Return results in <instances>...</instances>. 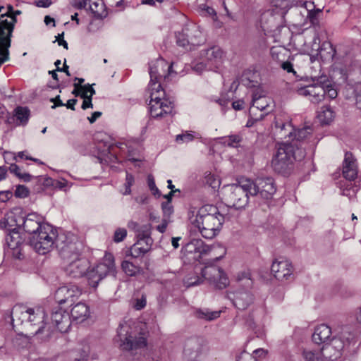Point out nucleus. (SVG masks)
<instances>
[{"label":"nucleus","instance_id":"13d9d810","mask_svg":"<svg viewBox=\"0 0 361 361\" xmlns=\"http://www.w3.org/2000/svg\"><path fill=\"white\" fill-rule=\"evenodd\" d=\"M29 195L28 189L24 186L19 185L17 186L16 190L15 191V195L17 197L24 198L27 197Z\"/></svg>","mask_w":361,"mask_h":361},{"label":"nucleus","instance_id":"f704fd0d","mask_svg":"<svg viewBox=\"0 0 361 361\" xmlns=\"http://www.w3.org/2000/svg\"><path fill=\"white\" fill-rule=\"evenodd\" d=\"M90 3V9L97 18L102 19L107 15L106 11L104 10V5L100 0L92 1L88 0Z\"/></svg>","mask_w":361,"mask_h":361},{"label":"nucleus","instance_id":"680f3d73","mask_svg":"<svg viewBox=\"0 0 361 361\" xmlns=\"http://www.w3.org/2000/svg\"><path fill=\"white\" fill-rule=\"evenodd\" d=\"M80 97L83 98V102L82 104V109H86L87 108H92L93 105L92 103V96L85 95V92H82Z\"/></svg>","mask_w":361,"mask_h":361},{"label":"nucleus","instance_id":"9d476101","mask_svg":"<svg viewBox=\"0 0 361 361\" xmlns=\"http://www.w3.org/2000/svg\"><path fill=\"white\" fill-rule=\"evenodd\" d=\"M110 274H115L114 260L111 255H106L103 262L98 263L86 272L88 283L94 288H96L99 283Z\"/></svg>","mask_w":361,"mask_h":361},{"label":"nucleus","instance_id":"b1692460","mask_svg":"<svg viewBox=\"0 0 361 361\" xmlns=\"http://www.w3.org/2000/svg\"><path fill=\"white\" fill-rule=\"evenodd\" d=\"M241 83L247 87H255L260 84V74L255 66L245 69L240 78Z\"/></svg>","mask_w":361,"mask_h":361},{"label":"nucleus","instance_id":"603ef678","mask_svg":"<svg viewBox=\"0 0 361 361\" xmlns=\"http://www.w3.org/2000/svg\"><path fill=\"white\" fill-rule=\"evenodd\" d=\"M137 241H141V244L152 245V239L150 238L149 234L145 232H140L137 231Z\"/></svg>","mask_w":361,"mask_h":361},{"label":"nucleus","instance_id":"6e6d98bb","mask_svg":"<svg viewBox=\"0 0 361 361\" xmlns=\"http://www.w3.org/2000/svg\"><path fill=\"white\" fill-rule=\"evenodd\" d=\"M15 344L22 348H27L30 344V339L27 336L20 335L16 338Z\"/></svg>","mask_w":361,"mask_h":361},{"label":"nucleus","instance_id":"f3484780","mask_svg":"<svg viewBox=\"0 0 361 361\" xmlns=\"http://www.w3.org/2000/svg\"><path fill=\"white\" fill-rule=\"evenodd\" d=\"M51 324L60 331L66 332L71 326L69 313L57 306L53 308L51 314Z\"/></svg>","mask_w":361,"mask_h":361},{"label":"nucleus","instance_id":"4c0bfd02","mask_svg":"<svg viewBox=\"0 0 361 361\" xmlns=\"http://www.w3.org/2000/svg\"><path fill=\"white\" fill-rule=\"evenodd\" d=\"M147 305V296L144 293H135L132 300L131 305L136 310H141Z\"/></svg>","mask_w":361,"mask_h":361},{"label":"nucleus","instance_id":"c9c22d12","mask_svg":"<svg viewBox=\"0 0 361 361\" xmlns=\"http://www.w3.org/2000/svg\"><path fill=\"white\" fill-rule=\"evenodd\" d=\"M6 241L9 248H14L22 245V238L18 229L11 230L6 237Z\"/></svg>","mask_w":361,"mask_h":361},{"label":"nucleus","instance_id":"cd10ccee","mask_svg":"<svg viewBox=\"0 0 361 361\" xmlns=\"http://www.w3.org/2000/svg\"><path fill=\"white\" fill-rule=\"evenodd\" d=\"M275 128L276 133L280 138L288 137L292 140L293 136L294 127L290 121L283 122L276 118Z\"/></svg>","mask_w":361,"mask_h":361},{"label":"nucleus","instance_id":"58836bf2","mask_svg":"<svg viewBox=\"0 0 361 361\" xmlns=\"http://www.w3.org/2000/svg\"><path fill=\"white\" fill-rule=\"evenodd\" d=\"M192 243L195 248V254H197V257H194V259H199L201 258L202 255L207 254L210 251V247L201 239H192Z\"/></svg>","mask_w":361,"mask_h":361},{"label":"nucleus","instance_id":"393cba45","mask_svg":"<svg viewBox=\"0 0 361 361\" xmlns=\"http://www.w3.org/2000/svg\"><path fill=\"white\" fill-rule=\"evenodd\" d=\"M331 336V328L329 326L322 324L315 328L312 334V341L317 344L324 343V346L322 348L324 350L325 346L328 344L329 341H330Z\"/></svg>","mask_w":361,"mask_h":361},{"label":"nucleus","instance_id":"0e129e2a","mask_svg":"<svg viewBox=\"0 0 361 361\" xmlns=\"http://www.w3.org/2000/svg\"><path fill=\"white\" fill-rule=\"evenodd\" d=\"M252 355L245 351L242 352L236 358V361H254Z\"/></svg>","mask_w":361,"mask_h":361},{"label":"nucleus","instance_id":"79ce46f5","mask_svg":"<svg viewBox=\"0 0 361 361\" xmlns=\"http://www.w3.org/2000/svg\"><path fill=\"white\" fill-rule=\"evenodd\" d=\"M123 271L130 276H135L140 272V267L135 265L132 262L124 260L121 264Z\"/></svg>","mask_w":361,"mask_h":361},{"label":"nucleus","instance_id":"c03bdc74","mask_svg":"<svg viewBox=\"0 0 361 361\" xmlns=\"http://www.w3.org/2000/svg\"><path fill=\"white\" fill-rule=\"evenodd\" d=\"M322 14V9L321 8H317V10L308 13L307 17L314 28L317 27L320 28L319 17Z\"/></svg>","mask_w":361,"mask_h":361},{"label":"nucleus","instance_id":"774afa93","mask_svg":"<svg viewBox=\"0 0 361 361\" xmlns=\"http://www.w3.org/2000/svg\"><path fill=\"white\" fill-rule=\"evenodd\" d=\"M170 222L171 219L163 218L161 224L157 226V230L160 233H164Z\"/></svg>","mask_w":361,"mask_h":361},{"label":"nucleus","instance_id":"c85d7f7f","mask_svg":"<svg viewBox=\"0 0 361 361\" xmlns=\"http://www.w3.org/2000/svg\"><path fill=\"white\" fill-rule=\"evenodd\" d=\"M89 314L90 311L87 305L83 302H78L71 309V319L82 322L89 316Z\"/></svg>","mask_w":361,"mask_h":361},{"label":"nucleus","instance_id":"8fccbe9b","mask_svg":"<svg viewBox=\"0 0 361 361\" xmlns=\"http://www.w3.org/2000/svg\"><path fill=\"white\" fill-rule=\"evenodd\" d=\"M134 183V177L131 173H126V182L124 183L125 191L123 192L124 195H130L131 193V186Z\"/></svg>","mask_w":361,"mask_h":361},{"label":"nucleus","instance_id":"ddd939ff","mask_svg":"<svg viewBox=\"0 0 361 361\" xmlns=\"http://www.w3.org/2000/svg\"><path fill=\"white\" fill-rule=\"evenodd\" d=\"M81 295V290L75 285L68 284L59 288L55 293L54 298L59 305L73 303Z\"/></svg>","mask_w":361,"mask_h":361},{"label":"nucleus","instance_id":"dca6fc26","mask_svg":"<svg viewBox=\"0 0 361 361\" xmlns=\"http://www.w3.org/2000/svg\"><path fill=\"white\" fill-rule=\"evenodd\" d=\"M271 99L267 97L260 99H252V106L249 110V114L255 120H262L271 111L269 104Z\"/></svg>","mask_w":361,"mask_h":361},{"label":"nucleus","instance_id":"e433bc0d","mask_svg":"<svg viewBox=\"0 0 361 361\" xmlns=\"http://www.w3.org/2000/svg\"><path fill=\"white\" fill-rule=\"evenodd\" d=\"M219 143L230 147H238L243 138L240 134H232L219 138Z\"/></svg>","mask_w":361,"mask_h":361},{"label":"nucleus","instance_id":"e2e57ef3","mask_svg":"<svg viewBox=\"0 0 361 361\" xmlns=\"http://www.w3.org/2000/svg\"><path fill=\"white\" fill-rule=\"evenodd\" d=\"M205 61L196 63L192 66V70L198 74H201L204 70L207 69L208 63H204Z\"/></svg>","mask_w":361,"mask_h":361},{"label":"nucleus","instance_id":"412c9836","mask_svg":"<svg viewBox=\"0 0 361 361\" xmlns=\"http://www.w3.org/2000/svg\"><path fill=\"white\" fill-rule=\"evenodd\" d=\"M182 30L183 35L187 37L191 47L200 45L205 41L200 26L195 23L186 25Z\"/></svg>","mask_w":361,"mask_h":361},{"label":"nucleus","instance_id":"49530a36","mask_svg":"<svg viewBox=\"0 0 361 361\" xmlns=\"http://www.w3.org/2000/svg\"><path fill=\"white\" fill-rule=\"evenodd\" d=\"M184 283L187 287H191L199 285L202 283L201 276L198 275L197 272L193 276L188 275L184 280Z\"/></svg>","mask_w":361,"mask_h":361},{"label":"nucleus","instance_id":"2f4dec72","mask_svg":"<svg viewBox=\"0 0 361 361\" xmlns=\"http://www.w3.org/2000/svg\"><path fill=\"white\" fill-rule=\"evenodd\" d=\"M221 312V311H212L204 308L196 310L194 314L199 319L210 322L219 318Z\"/></svg>","mask_w":361,"mask_h":361},{"label":"nucleus","instance_id":"864d4df0","mask_svg":"<svg viewBox=\"0 0 361 361\" xmlns=\"http://www.w3.org/2000/svg\"><path fill=\"white\" fill-rule=\"evenodd\" d=\"M126 229L123 228H118L114 232V240L116 243H120L126 238Z\"/></svg>","mask_w":361,"mask_h":361},{"label":"nucleus","instance_id":"4468645a","mask_svg":"<svg viewBox=\"0 0 361 361\" xmlns=\"http://www.w3.org/2000/svg\"><path fill=\"white\" fill-rule=\"evenodd\" d=\"M123 327L122 326L120 331L118 333V336L120 337L121 341V346L123 350L128 351L137 350L144 348L147 345L146 338L143 336H136L133 335L131 333L128 334V331L126 334L121 333V330Z\"/></svg>","mask_w":361,"mask_h":361},{"label":"nucleus","instance_id":"052dcab7","mask_svg":"<svg viewBox=\"0 0 361 361\" xmlns=\"http://www.w3.org/2000/svg\"><path fill=\"white\" fill-rule=\"evenodd\" d=\"M200 8L201 9V11L204 14L205 16H209L212 17H215L216 16V13L215 10L207 6L206 4H202L200 6Z\"/></svg>","mask_w":361,"mask_h":361},{"label":"nucleus","instance_id":"09e8293b","mask_svg":"<svg viewBox=\"0 0 361 361\" xmlns=\"http://www.w3.org/2000/svg\"><path fill=\"white\" fill-rule=\"evenodd\" d=\"M161 209L163 212V218L171 219V216L174 212L171 202L170 201L162 202Z\"/></svg>","mask_w":361,"mask_h":361},{"label":"nucleus","instance_id":"a19ab883","mask_svg":"<svg viewBox=\"0 0 361 361\" xmlns=\"http://www.w3.org/2000/svg\"><path fill=\"white\" fill-rule=\"evenodd\" d=\"M360 186L357 185L355 183H352L351 181L344 183L341 186V195L348 197L349 199H351L352 197H355L357 192L359 190Z\"/></svg>","mask_w":361,"mask_h":361},{"label":"nucleus","instance_id":"1a4fd4ad","mask_svg":"<svg viewBox=\"0 0 361 361\" xmlns=\"http://www.w3.org/2000/svg\"><path fill=\"white\" fill-rule=\"evenodd\" d=\"M250 183L253 197L259 200V204L266 203L271 200L276 191L272 177H258L255 180L250 179Z\"/></svg>","mask_w":361,"mask_h":361},{"label":"nucleus","instance_id":"69168bd1","mask_svg":"<svg viewBox=\"0 0 361 361\" xmlns=\"http://www.w3.org/2000/svg\"><path fill=\"white\" fill-rule=\"evenodd\" d=\"M148 186L154 195H156L159 192V189L157 188L155 185L154 178L152 176H148Z\"/></svg>","mask_w":361,"mask_h":361},{"label":"nucleus","instance_id":"a211bd4d","mask_svg":"<svg viewBox=\"0 0 361 361\" xmlns=\"http://www.w3.org/2000/svg\"><path fill=\"white\" fill-rule=\"evenodd\" d=\"M271 271L276 279L283 281L290 279L293 269L288 260L281 259L273 262Z\"/></svg>","mask_w":361,"mask_h":361},{"label":"nucleus","instance_id":"2eb2a0df","mask_svg":"<svg viewBox=\"0 0 361 361\" xmlns=\"http://www.w3.org/2000/svg\"><path fill=\"white\" fill-rule=\"evenodd\" d=\"M66 274L72 278H79L86 274L89 267V262L87 259L79 257L78 259H72L66 261Z\"/></svg>","mask_w":361,"mask_h":361},{"label":"nucleus","instance_id":"39448f33","mask_svg":"<svg viewBox=\"0 0 361 361\" xmlns=\"http://www.w3.org/2000/svg\"><path fill=\"white\" fill-rule=\"evenodd\" d=\"M59 236L51 226L44 224L42 229L30 238L29 243L37 252L44 255L51 250L54 245H56Z\"/></svg>","mask_w":361,"mask_h":361},{"label":"nucleus","instance_id":"f8f14e48","mask_svg":"<svg viewBox=\"0 0 361 361\" xmlns=\"http://www.w3.org/2000/svg\"><path fill=\"white\" fill-rule=\"evenodd\" d=\"M316 35L314 37L313 46L317 47L315 49L318 51V54L322 60L333 61L335 58L336 49L333 47L332 44L327 42H324L320 47L319 44L322 40L327 39V32L324 27L320 24V28L318 27L314 28Z\"/></svg>","mask_w":361,"mask_h":361},{"label":"nucleus","instance_id":"0eeeda50","mask_svg":"<svg viewBox=\"0 0 361 361\" xmlns=\"http://www.w3.org/2000/svg\"><path fill=\"white\" fill-rule=\"evenodd\" d=\"M250 179H241L238 184L231 185L226 194V200L235 209L244 208L248 203L251 192Z\"/></svg>","mask_w":361,"mask_h":361},{"label":"nucleus","instance_id":"de8ad7c7","mask_svg":"<svg viewBox=\"0 0 361 361\" xmlns=\"http://www.w3.org/2000/svg\"><path fill=\"white\" fill-rule=\"evenodd\" d=\"M344 343L341 338L334 337L330 340V343L325 346L324 350L329 348H334L336 351L339 352L343 348Z\"/></svg>","mask_w":361,"mask_h":361},{"label":"nucleus","instance_id":"6ab92c4d","mask_svg":"<svg viewBox=\"0 0 361 361\" xmlns=\"http://www.w3.org/2000/svg\"><path fill=\"white\" fill-rule=\"evenodd\" d=\"M228 298L231 300L233 305L240 310L247 309L253 302L252 294L245 289H240L230 293Z\"/></svg>","mask_w":361,"mask_h":361},{"label":"nucleus","instance_id":"473e14b6","mask_svg":"<svg viewBox=\"0 0 361 361\" xmlns=\"http://www.w3.org/2000/svg\"><path fill=\"white\" fill-rule=\"evenodd\" d=\"M151 249V246L147 245L141 244V241H137L128 251V255L134 258H138L145 255Z\"/></svg>","mask_w":361,"mask_h":361},{"label":"nucleus","instance_id":"4be33fe9","mask_svg":"<svg viewBox=\"0 0 361 361\" xmlns=\"http://www.w3.org/2000/svg\"><path fill=\"white\" fill-rule=\"evenodd\" d=\"M30 118V110L26 106H17L13 114L7 118L6 123L14 126H25Z\"/></svg>","mask_w":361,"mask_h":361},{"label":"nucleus","instance_id":"6e6552de","mask_svg":"<svg viewBox=\"0 0 361 361\" xmlns=\"http://www.w3.org/2000/svg\"><path fill=\"white\" fill-rule=\"evenodd\" d=\"M56 247L61 257L66 262L80 257L83 243L72 233L62 234L58 237Z\"/></svg>","mask_w":361,"mask_h":361},{"label":"nucleus","instance_id":"7c9ffc66","mask_svg":"<svg viewBox=\"0 0 361 361\" xmlns=\"http://www.w3.org/2000/svg\"><path fill=\"white\" fill-rule=\"evenodd\" d=\"M4 10L5 8L4 6H0V27L7 31V32H13L16 25V20L14 18H11L8 21L9 15H6Z\"/></svg>","mask_w":361,"mask_h":361},{"label":"nucleus","instance_id":"a18cd8bd","mask_svg":"<svg viewBox=\"0 0 361 361\" xmlns=\"http://www.w3.org/2000/svg\"><path fill=\"white\" fill-rule=\"evenodd\" d=\"M176 44L185 49H191V45L186 36L183 35V30L176 32Z\"/></svg>","mask_w":361,"mask_h":361},{"label":"nucleus","instance_id":"bf43d9fd","mask_svg":"<svg viewBox=\"0 0 361 361\" xmlns=\"http://www.w3.org/2000/svg\"><path fill=\"white\" fill-rule=\"evenodd\" d=\"M256 88L252 92V99H260L261 97H265L266 96V92L262 88V87L259 85H258Z\"/></svg>","mask_w":361,"mask_h":361},{"label":"nucleus","instance_id":"ea45409f","mask_svg":"<svg viewBox=\"0 0 361 361\" xmlns=\"http://www.w3.org/2000/svg\"><path fill=\"white\" fill-rule=\"evenodd\" d=\"M318 117L322 123L329 124L334 118V112L329 106H324L319 113Z\"/></svg>","mask_w":361,"mask_h":361},{"label":"nucleus","instance_id":"4d7b16f0","mask_svg":"<svg viewBox=\"0 0 361 361\" xmlns=\"http://www.w3.org/2000/svg\"><path fill=\"white\" fill-rule=\"evenodd\" d=\"M354 93L356 100V105L361 110V82L355 84Z\"/></svg>","mask_w":361,"mask_h":361},{"label":"nucleus","instance_id":"f03ea898","mask_svg":"<svg viewBox=\"0 0 361 361\" xmlns=\"http://www.w3.org/2000/svg\"><path fill=\"white\" fill-rule=\"evenodd\" d=\"M47 314L42 307H27L22 305H15L11 311L13 322H26L30 326L36 327L33 336L37 339L46 341L49 339L54 331V326L46 322Z\"/></svg>","mask_w":361,"mask_h":361},{"label":"nucleus","instance_id":"a878e982","mask_svg":"<svg viewBox=\"0 0 361 361\" xmlns=\"http://www.w3.org/2000/svg\"><path fill=\"white\" fill-rule=\"evenodd\" d=\"M42 218L36 214H29L23 221V228L25 232L34 235L42 228Z\"/></svg>","mask_w":361,"mask_h":361},{"label":"nucleus","instance_id":"72a5a7b5","mask_svg":"<svg viewBox=\"0 0 361 361\" xmlns=\"http://www.w3.org/2000/svg\"><path fill=\"white\" fill-rule=\"evenodd\" d=\"M312 132V128L310 126H305L300 129L295 130L294 128L293 131V136L292 138V141L290 143H293L294 145V149L296 147V149H299L297 142L298 141H302L306 137H307L308 135H310Z\"/></svg>","mask_w":361,"mask_h":361},{"label":"nucleus","instance_id":"9b49d317","mask_svg":"<svg viewBox=\"0 0 361 361\" xmlns=\"http://www.w3.org/2000/svg\"><path fill=\"white\" fill-rule=\"evenodd\" d=\"M202 283L204 281L214 285L216 288L224 289L229 285V279L224 270L215 265L205 266L200 269Z\"/></svg>","mask_w":361,"mask_h":361},{"label":"nucleus","instance_id":"5fc2aeb1","mask_svg":"<svg viewBox=\"0 0 361 361\" xmlns=\"http://www.w3.org/2000/svg\"><path fill=\"white\" fill-rule=\"evenodd\" d=\"M194 139V135L191 133L185 132L176 135V140L178 142H189Z\"/></svg>","mask_w":361,"mask_h":361},{"label":"nucleus","instance_id":"c756f323","mask_svg":"<svg viewBox=\"0 0 361 361\" xmlns=\"http://www.w3.org/2000/svg\"><path fill=\"white\" fill-rule=\"evenodd\" d=\"M13 32H8L6 37L2 39V47L0 48V65L9 60V48L11 45V37Z\"/></svg>","mask_w":361,"mask_h":361},{"label":"nucleus","instance_id":"423d86ee","mask_svg":"<svg viewBox=\"0 0 361 361\" xmlns=\"http://www.w3.org/2000/svg\"><path fill=\"white\" fill-rule=\"evenodd\" d=\"M298 94L305 97H310L312 103L318 104L323 101L326 96L329 99H335L337 95V91L330 84L325 83L324 80H320L319 84H313L305 87H294Z\"/></svg>","mask_w":361,"mask_h":361},{"label":"nucleus","instance_id":"3c124183","mask_svg":"<svg viewBox=\"0 0 361 361\" xmlns=\"http://www.w3.org/2000/svg\"><path fill=\"white\" fill-rule=\"evenodd\" d=\"M274 6L282 9H288L293 5V0H271Z\"/></svg>","mask_w":361,"mask_h":361},{"label":"nucleus","instance_id":"37998d69","mask_svg":"<svg viewBox=\"0 0 361 361\" xmlns=\"http://www.w3.org/2000/svg\"><path fill=\"white\" fill-rule=\"evenodd\" d=\"M235 279L238 283H242L247 288L252 286V281L251 279V274L250 271H243L237 274Z\"/></svg>","mask_w":361,"mask_h":361},{"label":"nucleus","instance_id":"bb28decb","mask_svg":"<svg viewBox=\"0 0 361 361\" xmlns=\"http://www.w3.org/2000/svg\"><path fill=\"white\" fill-rule=\"evenodd\" d=\"M223 56L222 50L217 46L202 51L201 56L203 61L207 62L211 66L220 62Z\"/></svg>","mask_w":361,"mask_h":361},{"label":"nucleus","instance_id":"7ed1b4c3","mask_svg":"<svg viewBox=\"0 0 361 361\" xmlns=\"http://www.w3.org/2000/svg\"><path fill=\"white\" fill-rule=\"evenodd\" d=\"M188 219L202 236L207 239L214 238L222 228L224 216L213 204H205L198 210H190Z\"/></svg>","mask_w":361,"mask_h":361},{"label":"nucleus","instance_id":"338daca9","mask_svg":"<svg viewBox=\"0 0 361 361\" xmlns=\"http://www.w3.org/2000/svg\"><path fill=\"white\" fill-rule=\"evenodd\" d=\"M302 355L306 361H317L318 359L312 351L304 350Z\"/></svg>","mask_w":361,"mask_h":361},{"label":"nucleus","instance_id":"20e7f679","mask_svg":"<svg viewBox=\"0 0 361 361\" xmlns=\"http://www.w3.org/2000/svg\"><path fill=\"white\" fill-rule=\"evenodd\" d=\"M304 157L302 149H294V145L288 143V140L281 143L276 155L272 159L271 165L274 170L283 176L288 175L293 168L294 161Z\"/></svg>","mask_w":361,"mask_h":361},{"label":"nucleus","instance_id":"aec40b11","mask_svg":"<svg viewBox=\"0 0 361 361\" xmlns=\"http://www.w3.org/2000/svg\"><path fill=\"white\" fill-rule=\"evenodd\" d=\"M205 350L204 341L200 338L189 339L184 349V355L190 360L197 361Z\"/></svg>","mask_w":361,"mask_h":361},{"label":"nucleus","instance_id":"5701e85b","mask_svg":"<svg viewBox=\"0 0 361 361\" xmlns=\"http://www.w3.org/2000/svg\"><path fill=\"white\" fill-rule=\"evenodd\" d=\"M343 176L349 181L354 180L357 176V166L355 159L350 152H346L343 163Z\"/></svg>","mask_w":361,"mask_h":361},{"label":"nucleus","instance_id":"f257e3e1","mask_svg":"<svg viewBox=\"0 0 361 361\" xmlns=\"http://www.w3.org/2000/svg\"><path fill=\"white\" fill-rule=\"evenodd\" d=\"M149 66L150 81L148 85V91L150 94L149 111L151 116L160 118L166 115L171 114L174 109V100L168 97L161 87L160 78L162 75L159 72L161 68L167 66L166 62L161 58L152 61Z\"/></svg>","mask_w":361,"mask_h":361}]
</instances>
